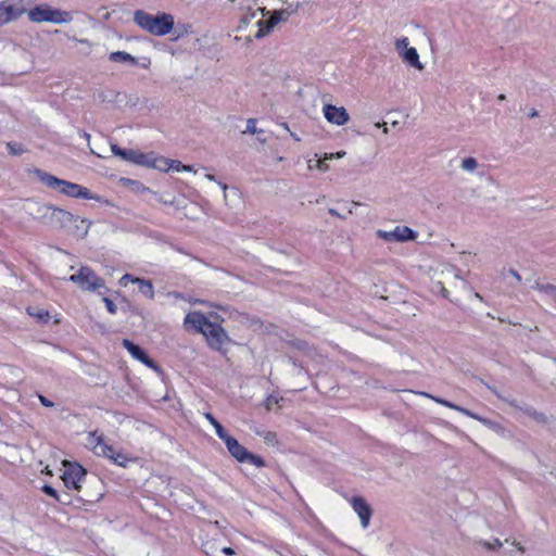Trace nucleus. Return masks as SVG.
Instances as JSON below:
<instances>
[{"label":"nucleus","instance_id":"obj_36","mask_svg":"<svg viewBox=\"0 0 556 556\" xmlns=\"http://www.w3.org/2000/svg\"><path fill=\"white\" fill-rule=\"evenodd\" d=\"M282 401V397H279L277 395H274V394H270L267 396L266 401H265V407L267 410H270L273 409V407L275 405H278L279 402Z\"/></svg>","mask_w":556,"mask_h":556},{"label":"nucleus","instance_id":"obj_28","mask_svg":"<svg viewBox=\"0 0 556 556\" xmlns=\"http://www.w3.org/2000/svg\"><path fill=\"white\" fill-rule=\"evenodd\" d=\"M204 417L214 427L216 434L220 440H224L228 435L225 428L218 422V420L211 413H205Z\"/></svg>","mask_w":556,"mask_h":556},{"label":"nucleus","instance_id":"obj_37","mask_svg":"<svg viewBox=\"0 0 556 556\" xmlns=\"http://www.w3.org/2000/svg\"><path fill=\"white\" fill-rule=\"evenodd\" d=\"M244 132H249L251 135L262 134V129L256 128V122L254 118H249L247 122V129Z\"/></svg>","mask_w":556,"mask_h":556},{"label":"nucleus","instance_id":"obj_14","mask_svg":"<svg viewBox=\"0 0 556 556\" xmlns=\"http://www.w3.org/2000/svg\"><path fill=\"white\" fill-rule=\"evenodd\" d=\"M416 394L420 395V396H424V397H427V399H431L432 401H434L435 403L438 404H441L445 407H448L451 409H454V410H457L466 416H469L470 418H473L476 420H479L480 422H482L483 425H486L489 426L491 424V421L486 418H483V417H480L479 415L470 412L469 409L467 408H464V407H460L450 401H446L444 399H441V397H437L434 395H431L427 392H424V391H418V392H415Z\"/></svg>","mask_w":556,"mask_h":556},{"label":"nucleus","instance_id":"obj_38","mask_svg":"<svg viewBox=\"0 0 556 556\" xmlns=\"http://www.w3.org/2000/svg\"><path fill=\"white\" fill-rule=\"evenodd\" d=\"M42 491H43L46 494H48V495H50V496L54 497L56 501H59V502H60V503H62V504H66V503H67L66 501H64V500H62V498L60 497V495L56 493V491H55L52 486H50V485H48V484H45V485H43Z\"/></svg>","mask_w":556,"mask_h":556},{"label":"nucleus","instance_id":"obj_57","mask_svg":"<svg viewBox=\"0 0 556 556\" xmlns=\"http://www.w3.org/2000/svg\"><path fill=\"white\" fill-rule=\"evenodd\" d=\"M475 298L479 299V300H482V296L478 292L475 293Z\"/></svg>","mask_w":556,"mask_h":556},{"label":"nucleus","instance_id":"obj_8","mask_svg":"<svg viewBox=\"0 0 556 556\" xmlns=\"http://www.w3.org/2000/svg\"><path fill=\"white\" fill-rule=\"evenodd\" d=\"M68 280L76 283L84 291H94L104 287V280L88 266H81L78 273L72 275Z\"/></svg>","mask_w":556,"mask_h":556},{"label":"nucleus","instance_id":"obj_31","mask_svg":"<svg viewBox=\"0 0 556 556\" xmlns=\"http://www.w3.org/2000/svg\"><path fill=\"white\" fill-rule=\"evenodd\" d=\"M182 163L177 160H170L165 157V163H162V169L164 172H168L169 169H174L176 172L181 170Z\"/></svg>","mask_w":556,"mask_h":556},{"label":"nucleus","instance_id":"obj_15","mask_svg":"<svg viewBox=\"0 0 556 556\" xmlns=\"http://www.w3.org/2000/svg\"><path fill=\"white\" fill-rule=\"evenodd\" d=\"M122 345L129 352V354L138 359L139 362L143 363L148 367L152 368L155 371H161L160 366L148 356V354L142 350L139 345L135 344L132 341L128 339H124L122 341Z\"/></svg>","mask_w":556,"mask_h":556},{"label":"nucleus","instance_id":"obj_32","mask_svg":"<svg viewBox=\"0 0 556 556\" xmlns=\"http://www.w3.org/2000/svg\"><path fill=\"white\" fill-rule=\"evenodd\" d=\"M326 159H317V160H308L307 166L309 169H313L314 167L317 168L320 172H327L329 169L328 164L326 163Z\"/></svg>","mask_w":556,"mask_h":556},{"label":"nucleus","instance_id":"obj_13","mask_svg":"<svg viewBox=\"0 0 556 556\" xmlns=\"http://www.w3.org/2000/svg\"><path fill=\"white\" fill-rule=\"evenodd\" d=\"M325 119L336 126H343L350 121V115L345 108L332 104H325L323 106Z\"/></svg>","mask_w":556,"mask_h":556},{"label":"nucleus","instance_id":"obj_40","mask_svg":"<svg viewBox=\"0 0 556 556\" xmlns=\"http://www.w3.org/2000/svg\"><path fill=\"white\" fill-rule=\"evenodd\" d=\"M345 155V152L344 151H339V152H336V153H326L325 154V159L326 160H332V159H341Z\"/></svg>","mask_w":556,"mask_h":556},{"label":"nucleus","instance_id":"obj_48","mask_svg":"<svg viewBox=\"0 0 556 556\" xmlns=\"http://www.w3.org/2000/svg\"><path fill=\"white\" fill-rule=\"evenodd\" d=\"M218 186L222 188V190L224 191V200L227 201V193H226V190L228 189L227 185L224 184V182H218Z\"/></svg>","mask_w":556,"mask_h":556},{"label":"nucleus","instance_id":"obj_42","mask_svg":"<svg viewBox=\"0 0 556 556\" xmlns=\"http://www.w3.org/2000/svg\"><path fill=\"white\" fill-rule=\"evenodd\" d=\"M38 399L40 401V403L46 406V407H53L54 406V403L51 402L50 400H48L46 396L39 394L38 395Z\"/></svg>","mask_w":556,"mask_h":556},{"label":"nucleus","instance_id":"obj_60","mask_svg":"<svg viewBox=\"0 0 556 556\" xmlns=\"http://www.w3.org/2000/svg\"><path fill=\"white\" fill-rule=\"evenodd\" d=\"M230 2H235L236 0H229Z\"/></svg>","mask_w":556,"mask_h":556},{"label":"nucleus","instance_id":"obj_35","mask_svg":"<svg viewBox=\"0 0 556 556\" xmlns=\"http://www.w3.org/2000/svg\"><path fill=\"white\" fill-rule=\"evenodd\" d=\"M408 45L409 42L407 37L396 39V41L394 42L395 50L399 52L400 55L402 54V52L409 48Z\"/></svg>","mask_w":556,"mask_h":556},{"label":"nucleus","instance_id":"obj_9","mask_svg":"<svg viewBox=\"0 0 556 556\" xmlns=\"http://www.w3.org/2000/svg\"><path fill=\"white\" fill-rule=\"evenodd\" d=\"M27 10L23 0H3L0 2V26L18 20Z\"/></svg>","mask_w":556,"mask_h":556},{"label":"nucleus","instance_id":"obj_30","mask_svg":"<svg viewBox=\"0 0 556 556\" xmlns=\"http://www.w3.org/2000/svg\"><path fill=\"white\" fill-rule=\"evenodd\" d=\"M290 16V12L288 9L274 11L270 17L268 18L270 24L274 25V27L280 22V21H287Z\"/></svg>","mask_w":556,"mask_h":556},{"label":"nucleus","instance_id":"obj_5","mask_svg":"<svg viewBox=\"0 0 556 556\" xmlns=\"http://www.w3.org/2000/svg\"><path fill=\"white\" fill-rule=\"evenodd\" d=\"M63 464L66 469L63 472L62 479L68 490L75 491L77 488L100 485L99 479H87V472L79 464H70L66 460Z\"/></svg>","mask_w":556,"mask_h":556},{"label":"nucleus","instance_id":"obj_2","mask_svg":"<svg viewBox=\"0 0 556 556\" xmlns=\"http://www.w3.org/2000/svg\"><path fill=\"white\" fill-rule=\"evenodd\" d=\"M33 174L48 188L59 191L60 193L75 199L99 200L89 189L78 184H74L64 179H60L47 172L35 168Z\"/></svg>","mask_w":556,"mask_h":556},{"label":"nucleus","instance_id":"obj_47","mask_svg":"<svg viewBox=\"0 0 556 556\" xmlns=\"http://www.w3.org/2000/svg\"><path fill=\"white\" fill-rule=\"evenodd\" d=\"M329 214L334 216V217H338V218H345V216L341 215L337 210L334 208H329L328 210Z\"/></svg>","mask_w":556,"mask_h":556},{"label":"nucleus","instance_id":"obj_27","mask_svg":"<svg viewBox=\"0 0 556 556\" xmlns=\"http://www.w3.org/2000/svg\"><path fill=\"white\" fill-rule=\"evenodd\" d=\"M109 59L112 61V62H119V63H125V62H129L131 63L132 65H136L137 64V60L129 53L125 52V51H116V52H112L109 56Z\"/></svg>","mask_w":556,"mask_h":556},{"label":"nucleus","instance_id":"obj_19","mask_svg":"<svg viewBox=\"0 0 556 556\" xmlns=\"http://www.w3.org/2000/svg\"><path fill=\"white\" fill-rule=\"evenodd\" d=\"M90 225L89 220L75 215V222L66 228V231L77 239H84L88 235Z\"/></svg>","mask_w":556,"mask_h":556},{"label":"nucleus","instance_id":"obj_55","mask_svg":"<svg viewBox=\"0 0 556 556\" xmlns=\"http://www.w3.org/2000/svg\"><path fill=\"white\" fill-rule=\"evenodd\" d=\"M205 178H206V179H208V180H211V181H215V180H216V179H215V176H214V175H212V174H206V175H205Z\"/></svg>","mask_w":556,"mask_h":556},{"label":"nucleus","instance_id":"obj_53","mask_svg":"<svg viewBox=\"0 0 556 556\" xmlns=\"http://www.w3.org/2000/svg\"><path fill=\"white\" fill-rule=\"evenodd\" d=\"M181 170H186V172H194L195 170L193 169V167L191 165H184L181 166Z\"/></svg>","mask_w":556,"mask_h":556},{"label":"nucleus","instance_id":"obj_6","mask_svg":"<svg viewBox=\"0 0 556 556\" xmlns=\"http://www.w3.org/2000/svg\"><path fill=\"white\" fill-rule=\"evenodd\" d=\"M223 441L225 442L228 452L239 463H250L258 468L266 466L264 458H262L261 456H258L256 454L250 453L233 437L228 434Z\"/></svg>","mask_w":556,"mask_h":556},{"label":"nucleus","instance_id":"obj_34","mask_svg":"<svg viewBox=\"0 0 556 556\" xmlns=\"http://www.w3.org/2000/svg\"><path fill=\"white\" fill-rule=\"evenodd\" d=\"M479 545H481L482 547H484L485 549L488 551H495V549H500L502 546H503V543L501 540L498 539H494L493 542H489V541H479L478 542Z\"/></svg>","mask_w":556,"mask_h":556},{"label":"nucleus","instance_id":"obj_23","mask_svg":"<svg viewBox=\"0 0 556 556\" xmlns=\"http://www.w3.org/2000/svg\"><path fill=\"white\" fill-rule=\"evenodd\" d=\"M533 289L544 293L549 300L556 303V286L549 282L542 281L541 279H536Z\"/></svg>","mask_w":556,"mask_h":556},{"label":"nucleus","instance_id":"obj_3","mask_svg":"<svg viewBox=\"0 0 556 556\" xmlns=\"http://www.w3.org/2000/svg\"><path fill=\"white\" fill-rule=\"evenodd\" d=\"M134 22L141 29L156 37L166 36L175 25L174 16L169 13L159 12L156 15H152L143 10L134 12Z\"/></svg>","mask_w":556,"mask_h":556},{"label":"nucleus","instance_id":"obj_21","mask_svg":"<svg viewBox=\"0 0 556 556\" xmlns=\"http://www.w3.org/2000/svg\"><path fill=\"white\" fill-rule=\"evenodd\" d=\"M111 150L114 156H118L124 161L136 164L139 151L132 149H122L117 144H111Z\"/></svg>","mask_w":556,"mask_h":556},{"label":"nucleus","instance_id":"obj_49","mask_svg":"<svg viewBox=\"0 0 556 556\" xmlns=\"http://www.w3.org/2000/svg\"><path fill=\"white\" fill-rule=\"evenodd\" d=\"M513 545L520 552V553H525V547L519 543V542H516L514 541L513 542Z\"/></svg>","mask_w":556,"mask_h":556},{"label":"nucleus","instance_id":"obj_12","mask_svg":"<svg viewBox=\"0 0 556 556\" xmlns=\"http://www.w3.org/2000/svg\"><path fill=\"white\" fill-rule=\"evenodd\" d=\"M486 388L491 390L500 400L508 403L510 406L521 410L523 414L532 418L534 421L541 425H547L548 424V417L542 413L536 410L535 408L531 406H519L515 400H508L504 397L501 393L497 392L496 389L492 388L491 386L486 384Z\"/></svg>","mask_w":556,"mask_h":556},{"label":"nucleus","instance_id":"obj_39","mask_svg":"<svg viewBox=\"0 0 556 556\" xmlns=\"http://www.w3.org/2000/svg\"><path fill=\"white\" fill-rule=\"evenodd\" d=\"M103 302L105 304V307L106 309L111 313V314H115L116 313V305L114 304V302L112 300H110L109 298H103Z\"/></svg>","mask_w":556,"mask_h":556},{"label":"nucleus","instance_id":"obj_41","mask_svg":"<svg viewBox=\"0 0 556 556\" xmlns=\"http://www.w3.org/2000/svg\"><path fill=\"white\" fill-rule=\"evenodd\" d=\"M264 440L266 443H275L277 441L276 433L274 432H266L264 435Z\"/></svg>","mask_w":556,"mask_h":556},{"label":"nucleus","instance_id":"obj_10","mask_svg":"<svg viewBox=\"0 0 556 556\" xmlns=\"http://www.w3.org/2000/svg\"><path fill=\"white\" fill-rule=\"evenodd\" d=\"M376 235L387 242H407L417 238V232L407 226H396L390 231L378 229Z\"/></svg>","mask_w":556,"mask_h":556},{"label":"nucleus","instance_id":"obj_58","mask_svg":"<svg viewBox=\"0 0 556 556\" xmlns=\"http://www.w3.org/2000/svg\"><path fill=\"white\" fill-rule=\"evenodd\" d=\"M283 127H285L287 130H289V126H288V124H286V123H285V124H283Z\"/></svg>","mask_w":556,"mask_h":556},{"label":"nucleus","instance_id":"obj_50","mask_svg":"<svg viewBox=\"0 0 556 556\" xmlns=\"http://www.w3.org/2000/svg\"><path fill=\"white\" fill-rule=\"evenodd\" d=\"M222 552L228 556L233 555L235 551L231 547H224Z\"/></svg>","mask_w":556,"mask_h":556},{"label":"nucleus","instance_id":"obj_17","mask_svg":"<svg viewBox=\"0 0 556 556\" xmlns=\"http://www.w3.org/2000/svg\"><path fill=\"white\" fill-rule=\"evenodd\" d=\"M42 208L50 211L52 220L65 230L73 224V222H75V215L63 208L48 205H43Z\"/></svg>","mask_w":556,"mask_h":556},{"label":"nucleus","instance_id":"obj_45","mask_svg":"<svg viewBox=\"0 0 556 556\" xmlns=\"http://www.w3.org/2000/svg\"><path fill=\"white\" fill-rule=\"evenodd\" d=\"M508 273H509V274L515 278L516 283H520V282H521V276L518 274V271H517V270H515V269L510 268V269L508 270Z\"/></svg>","mask_w":556,"mask_h":556},{"label":"nucleus","instance_id":"obj_25","mask_svg":"<svg viewBox=\"0 0 556 556\" xmlns=\"http://www.w3.org/2000/svg\"><path fill=\"white\" fill-rule=\"evenodd\" d=\"M256 26L258 27L257 31L254 35L255 39H262L270 34L274 28V25L270 24L269 20H258L256 22Z\"/></svg>","mask_w":556,"mask_h":556},{"label":"nucleus","instance_id":"obj_26","mask_svg":"<svg viewBox=\"0 0 556 556\" xmlns=\"http://www.w3.org/2000/svg\"><path fill=\"white\" fill-rule=\"evenodd\" d=\"M134 283H138L139 291L142 294H144L146 296H148L151 300L154 298L153 285L150 280H146L142 278H136V279H134Z\"/></svg>","mask_w":556,"mask_h":556},{"label":"nucleus","instance_id":"obj_51","mask_svg":"<svg viewBox=\"0 0 556 556\" xmlns=\"http://www.w3.org/2000/svg\"><path fill=\"white\" fill-rule=\"evenodd\" d=\"M73 40H75L76 42L83 43V45H87L89 47L91 46V43L87 39L73 38Z\"/></svg>","mask_w":556,"mask_h":556},{"label":"nucleus","instance_id":"obj_52","mask_svg":"<svg viewBox=\"0 0 556 556\" xmlns=\"http://www.w3.org/2000/svg\"><path fill=\"white\" fill-rule=\"evenodd\" d=\"M536 116H539V112L535 109H531L529 112V117L534 118Z\"/></svg>","mask_w":556,"mask_h":556},{"label":"nucleus","instance_id":"obj_20","mask_svg":"<svg viewBox=\"0 0 556 556\" xmlns=\"http://www.w3.org/2000/svg\"><path fill=\"white\" fill-rule=\"evenodd\" d=\"M162 163H165L164 156H155L153 153L138 152L136 165L150 168L162 169Z\"/></svg>","mask_w":556,"mask_h":556},{"label":"nucleus","instance_id":"obj_22","mask_svg":"<svg viewBox=\"0 0 556 556\" xmlns=\"http://www.w3.org/2000/svg\"><path fill=\"white\" fill-rule=\"evenodd\" d=\"M258 12L262 14V17H265L269 14L266 8H258L256 10L249 8V10L240 18L238 30H241L243 27L248 26L256 17Z\"/></svg>","mask_w":556,"mask_h":556},{"label":"nucleus","instance_id":"obj_54","mask_svg":"<svg viewBox=\"0 0 556 556\" xmlns=\"http://www.w3.org/2000/svg\"><path fill=\"white\" fill-rule=\"evenodd\" d=\"M62 500L66 501L67 503L66 504H70L71 501L68 498V494L67 493H64L62 496H60Z\"/></svg>","mask_w":556,"mask_h":556},{"label":"nucleus","instance_id":"obj_56","mask_svg":"<svg viewBox=\"0 0 556 556\" xmlns=\"http://www.w3.org/2000/svg\"><path fill=\"white\" fill-rule=\"evenodd\" d=\"M497 99H498L500 101H503V100H505V99H506V97H505V94H503V93H502V94H500V96H498V98H497Z\"/></svg>","mask_w":556,"mask_h":556},{"label":"nucleus","instance_id":"obj_24","mask_svg":"<svg viewBox=\"0 0 556 556\" xmlns=\"http://www.w3.org/2000/svg\"><path fill=\"white\" fill-rule=\"evenodd\" d=\"M401 58L410 66L419 71L424 70V64L419 61V54L415 48L406 49L404 52H402Z\"/></svg>","mask_w":556,"mask_h":556},{"label":"nucleus","instance_id":"obj_29","mask_svg":"<svg viewBox=\"0 0 556 556\" xmlns=\"http://www.w3.org/2000/svg\"><path fill=\"white\" fill-rule=\"evenodd\" d=\"M27 313H28V315H30V316L35 317L36 319L43 321V323H47L50 318L49 311H47L45 308H40V307L29 306V307H27Z\"/></svg>","mask_w":556,"mask_h":556},{"label":"nucleus","instance_id":"obj_7","mask_svg":"<svg viewBox=\"0 0 556 556\" xmlns=\"http://www.w3.org/2000/svg\"><path fill=\"white\" fill-rule=\"evenodd\" d=\"M88 443L92 446L93 452L99 455L113 460L119 466H125L128 458L121 452H116L111 445L103 441V435H98L97 432H90Z\"/></svg>","mask_w":556,"mask_h":556},{"label":"nucleus","instance_id":"obj_18","mask_svg":"<svg viewBox=\"0 0 556 556\" xmlns=\"http://www.w3.org/2000/svg\"><path fill=\"white\" fill-rule=\"evenodd\" d=\"M77 492V500L83 503L98 502L102 496V486H83L75 490Z\"/></svg>","mask_w":556,"mask_h":556},{"label":"nucleus","instance_id":"obj_1","mask_svg":"<svg viewBox=\"0 0 556 556\" xmlns=\"http://www.w3.org/2000/svg\"><path fill=\"white\" fill-rule=\"evenodd\" d=\"M185 326L204 336L208 346L222 351L230 338L220 324L213 323L201 312H190L185 317Z\"/></svg>","mask_w":556,"mask_h":556},{"label":"nucleus","instance_id":"obj_43","mask_svg":"<svg viewBox=\"0 0 556 556\" xmlns=\"http://www.w3.org/2000/svg\"><path fill=\"white\" fill-rule=\"evenodd\" d=\"M137 277H134L131 276L130 274H125L121 280H119V283L123 285V286H126L127 285V281H131L134 283V279H136Z\"/></svg>","mask_w":556,"mask_h":556},{"label":"nucleus","instance_id":"obj_59","mask_svg":"<svg viewBox=\"0 0 556 556\" xmlns=\"http://www.w3.org/2000/svg\"><path fill=\"white\" fill-rule=\"evenodd\" d=\"M260 141L263 142V143L266 142V140L264 138H261Z\"/></svg>","mask_w":556,"mask_h":556},{"label":"nucleus","instance_id":"obj_33","mask_svg":"<svg viewBox=\"0 0 556 556\" xmlns=\"http://www.w3.org/2000/svg\"><path fill=\"white\" fill-rule=\"evenodd\" d=\"M477 167L478 161L472 156L464 159L460 164V168L466 172H473L477 169Z\"/></svg>","mask_w":556,"mask_h":556},{"label":"nucleus","instance_id":"obj_44","mask_svg":"<svg viewBox=\"0 0 556 556\" xmlns=\"http://www.w3.org/2000/svg\"><path fill=\"white\" fill-rule=\"evenodd\" d=\"M302 7V4L300 2L295 3V4H290L289 8H287L290 12V15L298 12L299 9Z\"/></svg>","mask_w":556,"mask_h":556},{"label":"nucleus","instance_id":"obj_11","mask_svg":"<svg viewBox=\"0 0 556 556\" xmlns=\"http://www.w3.org/2000/svg\"><path fill=\"white\" fill-rule=\"evenodd\" d=\"M438 278L435 283L437 289L440 291L443 298L448 296V290L445 283L452 282V280H460L459 270L452 264H440L438 267Z\"/></svg>","mask_w":556,"mask_h":556},{"label":"nucleus","instance_id":"obj_46","mask_svg":"<svg viewBox=\"0 0 556 556\" xmlns=\"http://www.w3.org/2000/svg\"><path fill=\"white\" fill-rule=\"evenodd\" d=\"M375 126H376V127H378V128H381V130H382V132H383L384 135H387V134L389 132V129H388V127H387V124H386V123H379V122H378V123H376V124H375Z\"/></svg>","mask_w":556,"mask_h":556},{"label":"nucleus","instance_id":"obj_16","mask_svg":"<svg viewBox=\"0 0 556 556\" xmlns=\"http://www.w3.org/2000/svg\"><path fill=\"white\" fill-rule=\"evenodd\" d=\"M351 505L353 510L357 514L361 520V525L366 529L372 516V509L366 500L362 496H354L351 498Z\"/></svg>","mask_w":556,"mask_h":556},{"label":"nucleus","instance_id":"obj_4","mask_svg":"<svg viewBox=\"0 0 556 556\" xmlns=\"http://www.w3.org/2000/svg\"><path fill=\"white\" fill-rule=\"evenodd\" d=\"M29 21L33 23H70L73 16L67 11L54 9L48 4H40L27 12Z\"/></svg>","mask_w":556,"mask_h":556}]
</instances>
